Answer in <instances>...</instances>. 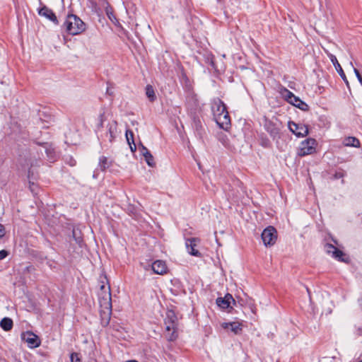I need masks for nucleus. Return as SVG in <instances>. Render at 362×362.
<instances>
[{
	"label": "nucleus",
	"instance_id": "5701e85b",
	"mask_svg": "<svg viewBox=\"0 0 362 362\" xmlns=\"http://www.w3.org/2000/svg\"><path fill=\"white\" fill-rule=\"evenodd\" d=\"M111 166V162L108 160L105 156H101L99 159V167L101 170L104 171Z\"/></svg>",
	"mask_w": 362,
	"mask_h": 362
},
{
	"label": "nucleus",
	"instance_id": "cd10ccee",
	"mask_svg": "<svg viewBox=\"0 0 362 362\" xmlns=\"http://www.w3.org/2000/svg\"><path fill=\"white\" fill-rule=\"evenodd\" d=\"M145 160L147 163V164L153 167L155 165L154 158L151 153H149L148 155L145 156Z\"/></svg>",
	"mask_w": 362,
	"mask_h": 362
},
{
	"label": "nucleus",
	"instance_id": "72a5a7b5",
	"mask_svg": "<svg viewBox=\"0 0 362 362\" xmlns=\"http://www.w3.org/2000/svg\"><path fill=\"white\" fill-rule=\"evenodd\" d=\"M5 234L4 226L0 223V238H2Z\"/></svg>",
	"mask_w": 362,
	"mask_h": 362
},
{
	"label": "nucleus",
	"instance_id": "39448f33",
	"mask_svg": "<svg viewBox=\"0 0 362 362\" xmlns=\"http://www.w3.org/2000/svg\"><path fill=\"white\" fill-rule=\"evenodd\" d=\"M262 239L265 246L274 245L277 239V233L273 226H269L262 233Z\"/></svg>",
	"mask_w": 362,
	"mask_h": 362
},
{
	"label": "nucleus",
	"instance_id": "c756f323",
	"mask_svg": "<svg viewBox=\"0 0 362 362\" xmlns=\"http://www.w3.org/2000/svg\"><path fill=\"white\" fill-rule=\"evenodd\" d=\"M140 152L144 156V157H145V156L151 153L150 151L148 150V148L146 147H145L144 146H143L142 144H141Z\"/></svg>",
	"mask_w": 362,
	"mask_h": 362
},
{
	"label": "nucleus",
	"instance_id": "0eeeda50",
	"mask_svg": "<svg viewBox=\"0 0 362 362\" xmlns=\"http://www.w3.org/2000/svg\"><path fill=\"white\" fill-rule=\"evenodd\" d=\"M288 128L290 131L298 137H303L308 135V128L303 124H297L294 122L288 123Z\"/></svg>",
	"mask_w": 362,
	"mask_h": 362
},
{
	"label": "nucleus",
	"instance_id": "b1692460",
	"mask_svg": "<svg viewBox=\"0 0 362 362\" xmlns=\"http://www.w3.org/2000/svg\"><path fill=\"white\" fill-rule=\"evenodd\" d=\"M45 152L49 160H54L56 157V152L51 145L46 144L45 146Z\"/></svg>",
	"mask_w": 362,
	"mask_h": 362
},
{
	"label": "nucleus",
	"instance_id": "9b49d317",
	"mask_svg": "<svg viewBox=\"0 0 362 362\" xmlns=\"http://www.w3.org/2000/svg\"><path fill=\"white\" fill-rule=\"evenodd\" d=\"M226 110V106L219 98L214 99L211 104V111L214 117L216 118Z\"/></svg>",
	"mask_w": 362,
	"mask_h": 362
},
{
	"label": "nucleus",
	"instance_id": "f3484780",
	"mask_svg": "<svg viewBox=\"0 0 362 362\" xmlns=\"http://www.w3.org/2000/svg\"><path fill=\"white\" fill-rule=\"evenodd\" d=\"M40 16H44L51 21L58 23L57 18L53 11L47 6H42L38 11Z\"/></svg>",
	"mask_w": 362,
	"mask_h": 362
},
{
	"label": "nucleus",
	"instance_id": "f704fd0d",
	"mask_svg": "<svg viewBox=\"0 0 362 362\" xmlns=\"http://www.w3.org/2000/svg\"><path fill=\"white\" fill-rule=\"evenodd\" d=\"M343 256V252L341 251V253L339 252H334L333 257H334L337 259H341V257Z\"/></svg>",
	"mask_w": 362,
	"mask_h": 362
},
{
	"label": "nucleus",
	"instance_id": "7c9ffc66",
	"mask_svg": "<svg viewBox=\"0 0 362 362\" xmlns=\"http://www.w3.org/2000/svg\"><path fill=\"white\" fill-rule=\"evenodd\" d=\"M66 162L71 166H74L76 163V160L71 156L66 158Z\"/></svg>",
	"mask_w": 362,
	"mask_h": 362
},
{
	"label": "nucleus",
	"instance_id": "7ed1b4c3",
	"mask_svg": "<svg viewBox=\"0 0 362 362\" xmlns=\"http://www.w3.org/2000/svg\"><path fill=\"white\" fill-rule=\"evenodd\" d=\"M165 329L167 332V338L169 341H174L177 339V323L176 317L173 312L169 311L167 313V317L165 320Z\"/></svg>",
	"mask_w": 362,
	"mask_h": 362
},
{
	"label": "nucleus",
	"instance_id": "2f4dec72",
	"mask_svg": "<svg viewBox=\"0 0 362 362\" xmlns=\"http://www.w3.org/2000/svg\"><path fill=\"white\" fill-rule=\"evenodd\" d=\"M354 73H355V74H356L358 81L362 85V76H361L358 70L357 69H356V68H354Z\"/></svg>",
	"mask_w": 362,
	"mask_h": 362
},
{
	"label": "nucleus",
	"instance_id": "1a4fd4ad",
	"mask_svg": "<svg viewBox=\"0 0 362 362\" xmlns=\"http://www.w3.org/2000/svg\"><path fill=\"white\" fill-rule=\"evenodd\" d=\"M217 124L223 129L228 130L230 127V119L227 110L214 118Z\"/></svg>",
	"mask_w": 362,
	"mask_h": 362
},
{
	"label": "nucleus",
	"instance_id": "473e14b6",
	"mask_svg": "<svg viewBox=\"0 0 362 362\" xmlns=\"http://www.w3.org/2000/svg\"><path fill=\"white\" fill-rule=\"evenodd\" d=\"M8 252L6 250H2L0 251V260L4 259L8 255Z\"/></svg>",
	"mask_w": 362,
	"mask_h": 362
},
{
	"label": "nucleus",
	"instance_id": "aec40b11",
	"mask_svg": "<svg viewBox=\"0 0 362 362\" xmlns=\"http://www.w3.org/2000/svg\"><path fill=\"white\" fill-rule=\"evenodd\" d=\"M192 127L200 136L203 134L204 129L201 120L198 118H194Z\"/></svg>",
	"mask_w": 362,
	"mask_h": 362
},
{
	"label": "nucleus",
	"instance_id": "bb28decb",
	"mask_svg": "<svg viewBox=\"0 0 362 362\" xmlns=\"http://www.w3.org/2000/svg\"><path fill=\"white\" fill-rule=\"evenodd\" d=\"M126 138L129 146H131V144H134V133L132 131L129 129L126 131Z\"/></svg>",
	"mask_w": 362,
	"mask_h": 362
},
{
	"label": "nucleus",
	"instance_id": "6ab92c4d",
	"mask_svg": "<svg viewBox=\"0 0 362 362\" xmlns=\"http://www.w3.org/2000/svg\"><path fill=\"white\" fill-rule=\"evenodd\" d=\"M291 104L303 111H307L309 110V106L296 96L293 98Z\"/></svg>",
	"mask_w": 362,
	"mask_h": 362
},
{
	"label": "nucleus",
	"instance_id": "9d476101",
	"mask_svg": "<svg viewBox=\"0 0 362 362\" xmlns=\"http://www.w3.org/2000/svg\"><path fill=\"white\" fill-rule=\"evenodd\" d=\"M153 273L159 275H164L168 272V267L165 262L163 260H156L151 265Z\"/></svg>",
	"mask_w": 362,
	"mask_h": 362
},
{
	"label": "nucleus",
	"instance_id": "dca6fc26",
	"mask_svg": "<svg viewBox=\"0 0 362 362\" xmlns=\"http://www.w3.org/2000/svg\"><path fill=\"white\" fill-rule=\"evenodd\" d=\"M231 302L235 303V300L233 299L232 295L229 293H227L224 298H218L216 299L217 305L223 309L229 308Z\"/></svg>",
	"mask_w": 362,
	"mask_h": 362
},
{
	"label": "nucleus",
	"instance_id": "f03ea898",
	"mask_svg": "<svg viewBox=\"0 0 362 362\" xmlns=\"http://www.w3.org/2000/svg\"><path fill=\"white\" fill-rule=\"evenodd\" d=\"M66 31L72 35L81 34L86 30V24L76 15H69L64 23Z\"/></svg>",
	"mask_w": 362,
	"mask_h": 362
},
{
	"label": "nucleus",
	"instance_id": "6e6552de",
	"mask_svg": "<svg viewBox=\"0 0 362 362\" xmlns=\"http://www.w3.org/2000/svg\"><path fill=\"white\" fill-rule=\"evenodd\" d=\"M21 338L30 348H36L40 345V340L38 337L31 332L23 333Z\"/></svg>",
	"mask_w": 362,
	"mask_h": 362
},
{
	"label": "nucleus",
	"instance_id": "e433bc0d",
	"mask_svg": "<svg viewBox=\"0 0 362 362\" xmlns=\"http://www.w3.org/2000/svg\"><path fill=\"white\" fill-rule=\"evenodd\" d=\"M343 176H344V173H336V177H341Z\"/></svg>",
	"mask_w": 362,
	"mask_h": 362
},
{
	"label": "nucleus",
	"instance_id": "ea45409f",
	"mask_svg": "<svg viewBox=\"0 0 362 362\" xmlns=\"http://www.w3.org/2000/svg\"><path fill=\"white\" fill-rule=\"evenodd\" d=\"M76 241L78 243H80V242H81V239H80V238H76Z\"/></svg>",
	"mask_w": 362,
	"mask_h": 362
},
{
	"label": "nucleus",
	"instance_id": "f257e3e1",
	"mask_svg": "<svg viewBox=\"0 0 362 362\" xmlns=\"http://www.w3.org/2000/svg\"><path fill=\"white\" fill-rule=\"evenodd\" d=\"M99 281L100 284V291L98 293L100 306L104 313L107 312L110 314L112 310L110 286L105 275H100Z\"/></svg>",
	"mask_w": 362,
	"mask_h": 362
},
{
	"label": "nucleus",
	"instance_id": "4468645a",
	"mask_svg": "<svg viewBox=\"0 0 362 362\" xmlns=\"http://www.w3.org/2000/svg\"><path fill=\"white\" fill-rule=\"evenodd\" d=\"M199 240L198 238H195L187 239L185 245H186L187 251L190 255H192L193 256H196V257L200 256V255H201L200 252L197 250L195 249V247L197 246V243H199Z\"/></svg>",
	"mask_w": 362,
	"mask_h": 362
},
{
	"label": "nucleus",
	"instance_id": "c9c22d12",
	"mask_svg": "<svg viewBox=\"0 0 362 362\" xmlns=\"http://www.w3.org/2000/svg\"><path fill=\"white\" fill-rule=\"evenodd\" d=\"M130 146V148H131L132 151L134 152V151H135L136 150V145H135L134 143V144H131V146Z\"/></svg>",
	"mask_w": 362,
	"mask_h": 362
},
{
	"label": "nucleus",
	"instance_id": "2eb2a0df",
	"mask_svg": "<svg viewBox=\"0 0 362 362\" xmlns=\"http://www.w3.org/2000/svg\"><path fill=\"white\" fill-rule=\"evenodd\" d=\"M221 327L226 330H230L235 334H239L242 332V325L239 322H223Z\"/></svg>",
	"mask_w": 362,
	"mask_h": 362
},
{
	"label": "nucleus",
	"instance_id": "412c9836",
	"mask_svg": "<svg viewBox=\"0 0 362 362\" xmlns=\"http://www.w3.org/2000/svg\"><path fill=\"white\" fill-rule=\"evenodd\" d=\"M1 327L5 331H10L13 327V320L9 317H4L0 322Z\"/></svg>",
	"mask_w": 362,
	"mask_h": 362
},
{
	"label": "nucleus",
	"instance_id": "423d86ee",
	"mask_svg": "<svg viewBox=\"0 0 362 362\" xmlns=\"http://www.w3.org/2000/svg\"><path fill=\"white\" fill-rule=\"evenodd\" d=\"M316 141L313 139H308L301 142L298 154L300 156H305L312 154L315 150Z\"/></svg>",
	"mask_w": 362,
	"mask_h": 362
},
{
	"label": "nucleus",
	"instance_id": "393cba45",
	"mask_svg": "<svg viewBox=\"0 0 362 362\" xmlns=\"http://www.w3.org/2000/svg\"><path fill=\"white\" fill-rule=\"evenodd\" d=\"M146 95L150 101L153 102L156 99L154 90L151 85H148L146 88Z\"/></svg>",
	"mask_w": 362,
	"mask_h": 362
},
{
	"label": "nucleus",
	"instance_id": "79ce46f5",
	"mask_svg": "<svg viewBox=\"0 0 362 362\" xmlns=\"http://www.w3.org/2000/svg\"><path fill=\"white\" fill-rule=\"evenodd\" d=\"M218 1H220L221 0H217Z\"/></svg>",
	"mask_w": 362,
	"mask_h": 362
},
{
	"label": "nucleus",
	"instance_id": "4be33fe9",
	"mask_svg": "<svg viewBox=\"0 0 362 362\" xmlns=\"http://www.w3.org/2000/svg\"><path fill=\"white\" fill-rule=\"evenodd\" d=\"M280 93L283 98L289 103H292V100L296 96L293 93H291L286 88H282Z\"/></svg>",
	"mask_w": 362,
	"mask_h": 362
},
{
	"label": "nucleus",
	"instance_id": "ddd939ff",
	"mask_svg": "<svg viewBox=\"0 0 362 362\" xmlns=\"http://www.w3.org/2000/svg\"><path fill=\"white\" fill-rule=\"evenodd\" d=\"M326 53L327 54L328 57L329 58L330 61L334 66L337 71L339 73V74L340 75V76L341 77L343 81L346 83V86H349V81L346 78V76L341 65L338 62L337 57L334 54L328 52L327 51H326Z\"/></svg>",
	"mask_w": 362,
	"mask_h": 362
},
{
	"label": "nucleus",
	"instance_id": "20e7f679",
	"mask_svg": "<svg viewBox=\"0 0 362 362\" xmlns=\"http://www.w3.org/2000/svg\"><path fill=\"white\" fill-rule=\"evenodd\" d=\"M264 127L271 136L275 139L279 136L281 123L276 117H274L270 119L265 118Z\"/></svg>",
	"mask_w": 362,
	"mask_h": 362
},
{
	"label": "nucleus",
	"instance_id": "a19ab883",
	"mask_svg": "<svg viewBox=\"0 0 362 362\" xmlns=\"http://www.w3.org/2000/svg\"><path fill=\"white\" fill-rule=\"evenodd\" d=\"M358 362H362V359L361 361H359Z\"/></svg>",
	"mask_w": 362,
	"mask_h": 362
},
{
	"label": "nucleus",
	"instance_id": "a211bd4d",
	"mask_svg": "<svg viewBox=\"0 0 362 362\" xmlns=\"http://www.w3.org/2000/svg\"><path fill=\"white\" fill-rule=\"evenodd\" d=\"M342 144L344 146L358 148L360 146L359 140L354 136L345 137Z\"/></svg>",
	"mask_w": 362,
	"mask_h": 362
},
{
	"label": "nucleus",
	"instance_id": "a878e982",
	"mask_svg": "<svg viewBox=\"0 0 362 362\" xmlns=\"http://www.w3.org/2000/svg\"><path fill=\"white\" fill-rule=\"evenodd\" d=\"M325 249L328 253H332V255L334 252L341 253V250H338L336 247L331 244H327L325 245Z\"/></svg>",
	"mask_w": 362,
	"mask_h": 362
},
{
	"label": "nucleus",
	"instance_id": "4c0bfd02",
	"mask_svg": "<svg viewBox=\"0 0 362 362\" xmlns=\"http://www.w3.org/2000/svg\"><path fill=\"white\" fill-rule=\"evenodd\" d=\"M107 15L109 16V18L113 22V16H110V15H109V13H107Z\"/></svg>",
	"mask_w": 362,
	"mask_h": 362
},
{
	"label": "nucleus",
	"instance_id": "58836bf2",
	"mask_svg": "<svg viewBox=\"0 0 362 362\" xmlns=\"http://www.w3.org/2000/svg\"><path fill=\"white\" fill-rule=\"evenodd\" d=\"M107 15L109 16V18L113 22V16H110V15H109V13H107Z\"/></svg>",
	"mask_w": 362,
	"mask_h": 362
},
{
	"label": "nucleus",
	"instance_id": "f8f14e48",
	"mask_svg": "<svg viewBox=\"0 0 362 362\" xmlns=\"http://www.w3.org/2000/svg\"><path fill=\"white\" fill-rule=\"evenodd\" d=\"M107 129L106 136L108 138V141L112 143L118 134L117 122L115 120L110 122L107 126Z\"/></svg>",
	"mask_w": 362,
	"mask_h": 362
},
{
	"label": "nucleus",
	"instance_id": "c85d7f7f",
	"mask_svg": "<svg viewBox=\"0 0 362 362\" xmlns=\"http://www.w3.org/2000/svg\"><path fill=\"white\" fill-rule=\"evenodd\" d=\"M71 362H81V359L77 353H72L71 354Z\"/></svg>",
	"mask_w": 362,
	"mask_h": 362
}]
</instances>
